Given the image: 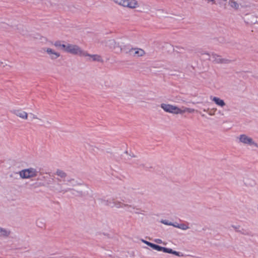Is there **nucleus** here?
<instances>
[{
    "label": "nucleus",
    "mask_w": 258,
    "mask_h": 258,
    "mask_svg": "<svg viewBox=\"0 0 258 258\" xmlns=\"http://www.w3.org/2000/svg\"><path fill=\"white\" fill-rule=\"evenodd\" d=\"M87 187L74 178H68L59 183L55 189L60 192H70L76 196L82 195Z\"/></svg>",
    "instance_id": "1"
},
{
    "label": "nucleus",
    "mask_w": 258,
    "mask_h": 258,
    "mask_svg": "<svg viewBox=\"0 0 258 258\" xmlns=\"http://www.w3.org/2000/svg\"><path fill=\"white\" fill-rule=\"evenodd\" d=\"M109 44L110 47L115 49L117 52L124 53L135 58L143 57L146 54L145 51L142 48L131 47L126 45L123 44L119 45L113 40L109 41Z\"/></svg>",
    "instance_id": "2"
},
{
    "label": "nucleus",
    "mask_w": 258,
    "mask_h": 258,
    "mask_svg": "<svg viewBox=\"0 0 258 258\" xmlns=\"http://www.w3.org/2000/svg\"><path fill=\"white\" fill-rule=\"evenodd\" d=\"M161 108L165 112L175 114H182L185 112L192 113L195 109L185 107L179 108L177 106L167 103H162L160 105Z\"/></svg>",
    "instance_id": "3"
},
{
    "label": "nucleus",
    "mask_w": 258,
    "mask_h": 258,
    "mask_svg": "<svg viewBox=\"0 0 258 258\" xmlns=\"http://www.w3.org/2000/svg\"><path fill=\"white\" fill-rule=\"evenodd\" d=\"M18 174L22 179H32L38 176V171L35 168L29 167L20 170Z\"/></svg>",
    "instance_id": "4"
},
{
    "label": "nucleus",
    "mask_w": 258,
    "mask_h": 258,
    "mask_svg": "<svg viewBox=\"0 0 258 258\" xmlns=\"http://www.w3.org/2000/svg\"><path fill=\"white\" fill-rule=\"evenodd\" d=\"M239 142L253 150L258 149V143L251 137L246 134H241L238 137Z\"/></svg>",
    "instance_id": "5"
},
{
    "label": "nucleus",
    "mask_w": 258,
    "mask_h": 258,
    "mask_svg": "<svg viewBox=\"0 0 258 258\" xmlns=\"http://www.w3.org/2000/svg\"><path fill=\"white\" fill-rule=\"evenodd\" d=\"M142 241L143 243H144L145 244H146L147 245L150 246L153 249H155V250H156L157 251H163V252H164L165 253L173 254L175 255L178 256H180V252H179L178 251H174V250H172L171 248H166V247H162L161 246L155 244L154 243H152L151 242H150L147 241H146L145 240H144V239H142Z\"/></svg>",
    "instance_id": "6"
},
{
    "label": "nucleus",
    "mask_w": 258,
    "mask_h": 258,
    "mask_svg": "<svg viewBox=\"0 0 258 258\" xmlns=\"http://www.w3.org/2000/svg\"><path fill=\"white\" fill-rule=\"evenodd\" d=\"M10 112L21 119L26 120L29 118V113L24 108L21 107H14L11 109Z\"/></svg>",
    "instance_id": "7"
},
{
    "label": "nucleus",
    "mask_w": 258,
    "mask_h": 258,
    "mask_svg": "<svg viewBox=\"0 0 258 258\" xmlns=\"http://www.w3.org/2000/svg\"><path fill=\"white\" fill-rule=\"evenodd\" d=\"M67 52L74 55H78L81 56L87 55L86 51L82 50L81 48L78 45L70 43H69Z\"/></svg>",
    "instance_id": "8"
},
{
    "label": "nucleus",
    "mask_w": 258,
    "mask_h": 258,
    "mask_svg": "<svg viewBox=\"0 0 258 258\" xmlns=\"http://www.w3.org/2000/svg\"><path fill=\"white\" fill-rule=\"evenodd\" d=\"M209 59L213 63L217 64H225L229 62L228 59L214 53L210 55Z\"/></svg>",
    "instance_id": "9"
},
{
    "label": "nucleus",
    "mask_w": 258,
    "mask_h": 258,
    "mask_svg": "<svg viewBox=\"0 0 258 258\" xmlns=\"http://www.w3.org/2000/svg\"><path fill=\"white\" fill-rule=\"evenodd\" d=\"M44 50L47 53L48 57L52 60L56 59L60 56L59 52L51 48L46 47L44 49Z\"/></svg>",
    "instance_id": "10"
},
{
    "label": "nucleus",
    "mask_w": 258,
    "mask_h": 258,
    "mask_svg": "<svg viewBox=\"0 0 258 258\" xmlns=\"http://www.w3.org/2000/svg\"><path fill=\"white\" fill-rule=\"evenodd\" d=\"M211 100L214 102L218 106L223 108L226 106V103L224 100L219 97L215 96H211Z\"/></svg>",
    "instance_id": "11"
},
{
    "label": "nucleus",
    "mask_w": 258,
    "mask_h": 258,
    "mask_svg": "<svg viewBox=\"0 0 258 258\" xmlns=\"http://www.w3.org/2000/svg\"><path fill=\"white\" fill-rule=\"evenodd\" d=\"M113 207L116 208H124L127 211H129L130 209L132 208L133 207L128 204H124L121 202L115 201L113 203Z\"/></svg>",
    "instance_id": "12"
},
{
    "label": "nucleus",
    "mask_w": 258,
    "mask_h": 258,
    "mask_svg": "<svg viewBox=\"0 0 258 258\" xmlns=\"http://www.w3.org/2000/svg\"><path fill=\"white\" fill-rule=\"evenodd\" d=\"M86 55H83L84 57H88V59L92 61H102V57L98 54H90L86 52Z\"/></svg>",
    "instance_id": "13"
},
{
    "label": "nucleus",
    "mask_w": 258,
    "mask_h": 258,
    "mask_svg": "<svg viewBox=\"0 0 258 258\" xmlns=\"http://www.w3.org/2000/svg\"><path fill=\"white\" fill-rule=\"evenodd\" d=\"M10 234V231L0 227V236L3 237H8Z\"/></svg>",
    "instance_id": "14"
},
{
    "label": "nucleus",
    "mask_w": 258,
    "mask_h": 258,
    "mask_svg": "<svg viewBox=\"0 0 258 258\" xmlns=\"http://www.w3.org/2000/svg\"><path fill=\"white\" fill-rule=\"evenodd\" d=\"M229 5L231 8L234 9H238L239 7V4L234 0H230L229 2Z\"/></svg>",
    "instance_id": "15"
},
{
    "label": "nucleus",
    "mask_w": 258,
    "mask_h": 258,
    "mask_svg": "<svg viewBox=\"0 0 258 258\" xmlns=\"http://www.w3.org/2000/svg\"><path fill=\"white\" fill-rule=\"evenodd\" d=\"M55 174L57 176L62 178L66 177V173L61 170H57Z\"/></svg>",
    "instance_id": "16"
},
{
    "label": "nucleus",
    "mask_w": 258,
    "mask_h": 258,
    "mask_svg": "<svg viewBox=\"0 0 258 258\" xmlns=\"http://www.w3.org/2000/svg\"><path fill=\"white\" fill-rule=\"evenodd\" d=\"M174 227L182 229L183 230H186L189 228V226L185 224H177V226H174Z\"/></svg>",
    "instance_id": "17"
},
{
    "label": "nucleus",
    "mask_w": 258,
    "mask_h": 258,
    "mask_svg": "<svg viewBox=\"0 0 258 258\" xmlns=\"http://www.w3.org/2000/svg\"><path fill=\"white\" fill-rule=\"evenodd\" d=\"M69 45V43L62 44V45H61V46L60 48L62 50L67 52V50L68 49Z\"/></svg>",
    "instance_id": "18"
},
{
    "label": "nucleus",
    "mask_w": 258,
    "mask_h": 258,
    "mask_svg": "<svg viewBox=\"0 0 258 258\" xmlns=\"http://www.w3.org/2000/svg\"><path fill=\"white\" fill-rule=\"evenodd\" d=\"M30 115L32 118V119H34V120L39 119V117H38V116L36 114H35L33 113H30Z\"/></svg>",
    "instance_id": "19"
},
{
    "label": "nucleus",
    "mask_w": 258,
    "mask_h": 258,
    "mask_svg": "<svg viewBox=\"0 0 258 258\" xmlns=\"http://www.w3.org/2000/svg\"><path fill=\"white\" fill-rule=\"evenodd\" d=\"M61 45H62V44H61L60 42H56L54 43V45H55L56 47H60Z\"/></svg>",
    "instance_id": "20"
},
{
    "label": "nucleus",
    "mask_w": 258,
    "mask_h": 258,
    "mask_svg": "<svg viewBox=\"0 0 258 258\" xmlns=\"http://www.w3.org/2000/svg\"><path fill=\"white\" fill-rule=\"evenodd\" d=\"M208 3H211L212 4H216V0H206Z\"/></svg>",
    "instance_id": "21"
},
{
    "label": "nucleus",
    "mask_w": 258,
    "mask_h": 258,
    "mask_svg": "<svg viewBox=\"0 0 258 258\" xmlns=\"http://www.w3.org/2000/svg\"><path fill=\"white\" fill-rule=\"evenodd\" d=\"M155 241L158 243H162V241L161 239H155Z\"/></svg>",
    "instance_id": "22"
},
{
    "label": "nucleus",
    "mask_w": 258,
    "mask_h": 258,
    "mask_svg": "<svg viewBox=\"0 0 258 258\" xmlns=\"http://www.w3.org/2000/svg\"><path fill=\"white\" fill-rule=\"evenodd\" d=\"M162 223L165 225H172V223H168L167 222L163 221Z\"/></svg>",
    "instance_id": "23"
},
{
    "label": "nucleus",
    "mask_w": 258,
    "mask_h": 258,
    "mask_svg": "<svg viewBox=\"0 0 258 258\" xmlns=\"http://www.w3.org/2000/svg\"><path fill=\"white\" fill-rule=\"evenodd\" d=\"M219 3H226L228 0H217Z\"/></svg>",
    "instance_id": "24"
},
{
    "label": "nucleus",
    "mask_w": 258,
    "mask_h": 258,
    "mask_svg": "<svg viewBox=\"0 0 258 258\" xmlns=\"http://www.w3.org/2000/svg\"><path fill=\"white\" fill-rule=\"evenodd\" d=\"M219 113L220 114V115H224V113L223 112H222L221 111H219Z\"/></svg>",
    "instance_id": "25"
},
{
    "label": "nucleus",
    "mask_w": 258,
    "mask_h": 258,
    "mask_svg": "<svg viewBox=\"0 0 258 258\" xmlns=\"http://www.w3.org/2000/svg\"><path fill=\"white\" fill-rule=\"evenodd\" d=\"M209 114H210V115H214V114H213V113H212V112H210V113H209Z\"/></svg>",
    "instance_id": "26"
},
{
    "label": "nucleus",
    "mask_w": 258,
    "mask_h": 258,
    "mask_svg": "<svg viewBox=\"0 0 258 258\" xmlns=\"http://www.w3.org/2000/svg\"><path fill=\"white\" fill-rule=\"evenodd\" d=\"M171 225L174 227V226H177V224H175H175H172V225Z\"/></svg>",
    "instance_id": "27"
},
{
    "label": "nucleus",
    "mask_w": 258,
    "mask_h": 258,
    "mask_svg": "<svg viewBox=\"0 0 258 258\" xmlns=\"http://www.w3.org/2000/svg\"><path fill=\"white\" fill-rule=\"evenodd\" d=\"M257 23H258V21H257Z\"/></svg>",
    "instance_id": "28"
}]
</instances>
